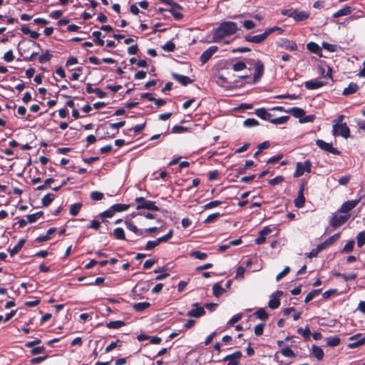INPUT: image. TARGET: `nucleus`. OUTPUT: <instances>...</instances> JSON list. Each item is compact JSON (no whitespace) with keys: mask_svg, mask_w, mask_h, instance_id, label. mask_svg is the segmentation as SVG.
<instances>
[{"mask_svg":"<svg viewBox=\"0 0 365 365\" xmlns=\"http://www.w3.org/2000/svg\"><path fill=\"white\" fill-rule=\"evenodd\" d=\"M341 236V233L338 232L334 234V235L329 237L328 239H327L324 242H322L319 245L322 247V250L331 247L336 242H337Z\"/></svg>","mask_w":365,"mask_h":365,"instance_id":"nucleus-16","label":"nucleus"},{"mask_svg":"<svg viewBox=\"0 0 365 365\" xmlns=\"http://www.w3.org/2000/svg\"><path fill=\"white\" fill-rule=\"evenodd\" d=\"M195 309H190L187 312V315L190 317L199 318L205 314V311L203 307H200L199 303L196 302L192 304Z\"/></svg>","mask_w":365,"mask_h":365,"instance_id":"nucleus-12","label":"nucleus"},{"mask_svg":"<svg viewBox=\"0 0 365 365\" xmlns=\"http://www.w3.org/2000/svg\"><path fill=\"white\" fill-rule=\"evenodd\" d=\"M259 125V121L255 118H247L243 122V125L248 128L257 126Z\"/></svg>","mask_w":365,"mask_h":365,"instance_id":"nucleus-47","label":"nucleus"},{"mask_svg":"<svg viewBox=\"0 0 365 365\" xmlns=\"http://www.w3.org/2000/svg\"><path fill=\"white\" fill-rule=\"evenodd\" d=\"M82 206L83 204L81 202H76L71 205L69 209L70 215L72 216H76L79 213Z\"/></svg>","mask_w":365,"mask_h":365,"instance_id":"nucleus-31","label":"nucleus"},{"mask_svg":"<svg viewBox=\"0 0 365 365\" xmlns=\"http://www.w3.org/2000/svg\"><path fill=\"white\" fill-rule=\"evenodd\" d=\"M286 113L292 114L296 118H299V120H301L305 115V111L299 107L291 108L286 110Z\"/></svg>","mask_w":365,"mask_h":365,"instance_id":"nucleus-19","label":"nucleus"},{"mask_svg":"<svg viewBox=\"0 0 365 365\" xmlns=\"http://www.w3.org/2000/svg\"><path fill=\"white\" fill-rule=\"evenodd\" d=\"M354 10V8H352L349 6H346L344 8L338 10L336 12L332 14V17L339 18V17L343 16H348V15H350Z\"/></svg>","mask_w":365,"mask_h":365,"instance_id":"nucleus-20","label":"nucleus"},{"mask_svg":"<svg viewBox=\"0 0 365 365\" xmlns=\"http://www.w3.org/2000/svg\"><path fill=\"white\" fill-rule=\"evenodd\" d=\"M222 204V202L220 201V200H214V201H211L207 204H205L204 206H203V209L204 210H209V209H212L213 207H217L219 205H220Z\"/></svg>","mask_w":365,"mask_h":365,"instance_id":"nucleus-58","label":"nucleus"},{"mask_svg":"<svg viewBox=\"0 0 365 365\" xmlns=\"http://www.w3.org/2000/svg\"><path fill=\"white\" fill-rule=\"evenodd\" d=\"M117 347L119 349L121 347V341L120 339L112 341L108 346L106 347L105 352L108 353Z\"/></svg>","mask_w":365,"mask_h":365,"instance_id":"nucleus-40","label":"nucleus"},{"mask_svg":"<svg viewBox=\"0 0 365 365\" xmlns=\"http://www.w3.org/2000/svg\"><path fill=\"white\" fill-rule=\"evenodd\" d=\"M207 176H208V180L210 181H213L215 180H217L219 178L220 173L217 170H214L210 171L207 173Z\"/></svg>","mask_w":365,"mask_h":365,"instance_id":"nucleus-63","label":"nucleus"},{"mask_svg":"<svg viewBox=\"0 0 365 365\" xmlns=\"http://www.w3.org/2000/svg\"><path fill=\"white\" fill-rule=\"evenodd\" d=\"M364 344H365V336L363 338H361L354 342L349 343L348 344V347L350 349H354V348L360 346Z\"/></svg>","mask_w":365,"mask_h":365,"instance_id":"nucleus-56","label":"nucleus"},{"mask_svg":"<svg viewBox=\"0 0 365 365\" xmlns=\"http://www.w3.org/2000/svg\"><path fill=\"white\" fill-rule=\"evenodd\" d=\"M322 292V289H313L311 292H309L304 299L305 303L309 302L311 300H312L314 297H316L319 294Z\"/></svg>","mask_w":365,"mask_h":365,"instance_id":"nucleus-39","label":"nucleus"},{"mask_svg":"<svg viewBox=\"0 0 365 365\" xmlns=\"http://www.w3.org/2000/svg\"><path fill=\"white\" fill-rule=\"evenodd\" d=\"M356 243L359 247L365 245V231L360 232L356 235Z\"/></svg>","mask_w":365,"mask_h":365,"instance_id":"nucleus-43","label":"nucleus"},{"mask_svg":"<svg viewBox=\"0 0 365 365\" xmlns=\"http://www.w3.org/2000/svg\"><path fill=\"white\" fill-rule=\"evenodd\" d=\"M289 116L284 115V116H280V117L272 118V119L270 118L269 121L273 124L279 125V124L286 123L289 120Z\"/></svg>","mask_w":365,"mask_h":365,"instance_id":"nucleus-36","label":"nucleus"},{"mask_svg":"<svg viewBox=\"0 0 365 365\" xmlns=\"http://www.w3.org/2000/svg\"><path fill=\"white\" fill-rule=\"evenodd\" d=\"M163 49L168 52H173L175 49V44L171 41H169L166 42L163 46Z\"/></svg>","mask_w":365,"mask_h":365,"instance_id":"nucleus-51","label":"nucleus"},{"mask_svg":"<svg viewBox=\"0 0 365 365\" xmlns=\"http://www.w3.org/2000/svg\"><path fill=\"white\" fill-rule=\"evenodd\" d=\"M254 315L257 318H258V319H259L261 320H263V321H266L268 319V317H269L268 313L263 308H260V309H257L254 313Z\"/></svg>","mask_w":365,"mask_h":365,"instance_id":"nucleus-35","label":"nucleus"},{"mask_svg":"<svg viewBox=\"0 0 365 365\" xmlns=\"http://www.w3.org/2000/svg\"><path fill=\"white\" fill-rule=\"evenodd\" d=\"M307 48L311 53L318 55L319 56H322V49L320 46L315 42H309L307 44Z\"/></svg>","mask_w":365,"mask_h":365,"instance_id":"nucleus-23","label":"nucleus"},{"mask_svg":"<svg viewBox=\"0 0 365 365\" xmlns=\"http://www.w3.org/2000/svg\"><path fill=\"white\" fill-rule=\"evenodd\" d=\"M294 14L293 19L297 22L304 21L309 17V13L304 11H298L295 9V12Z\"/></svg>","mask_w":365,"mask_h":365,"instance_id":"nucleus-24","label":"nucleus"},{"mask_svg":"<svg viewBox=\"0 0 365 365\" xmlns=\"http://www.w3.org/2000/svg\"><path fill=\"white\" fill-rule=\"evenodd\" d=\"M238 30L237 24L233 21H222L213 31L212 38L215 42H219L225 37L235 34Z\"/></svg>","mask_w":365,"mask_h":365,"instance_id":"nucleus-1","label":"nucleus"},{"mask_svg":"<svg viewBox=\"0 0 365 365\" xmlns=\"http://www.w3.org/2000/svg\"><path fill=\"white\" fill-rule=\"evenodd\" d=\"M190 255L195 259L205 260L207 257V255L205 252H202L199 250L192 252Z\"/></svg>","mask_w":365,"mask_h":365,"instance_id":"nucleus-44","label":"nucleus"},{"mask_svg":"<svg viewBox=\"0 0 365 365\" xmlns=\"http://www.w3.org/2000/svg\"><path fill=\"white\" fill-rule=\"evenodd\" d=\"M218 50V47L217 46H211L207 49H206L201 54L200 59L202 64L207 63L212 56V55L217 52Z\"/></svg>","mask_w":365,"mask_h":365,"instance_id":"nucleus-10","label":"nucleus"},{"mask_svg":"<svg viewBox=\"0 0 365 365\" xmlns=\"http://www.w3.org/2000/svg\"><path fill=\"white\" fill-rule=\"evenodd\" d=\"M54 180H55L52 178H47L46 180H45L44 183L43 185L38 186L36 188V190H39V191L43 190L46 188H48L50 186V185L54 182Z\"/></svg>","mask_w":365,"mask_h":365,"instance_id":"nucleus-48","label":"nucleus"},{"mask_svg":"<svg viewBox=\"0 0 365 365\" xmlns=\"http://www.w3.org/2000/svg\"><path fill=\"white\" fill-rule=\"evenodd\" d=\"M359 87L356 83L351 82L349 86L344 89L342 95L347 96L354 94L359 90Z\"/></svg>","mask_w":365,"mask_h":365,"instance_id":"nucleus-21","label":"nucleus"},{"mask_svg":"<svg viewBox=\"0 0 365 365\" xmlns=\"http://www.w3.org/2000/svg\"><path fill=\"white\" fill-rule=\"evenodd\" d=\"M325 85L324 81L318 80H310L304 82V86L308 90H314L319 88Z\"/></svg>","mask_w":365,"mask_h":365,"instance_id":"nucleus-18","label":"nucleus"},{"mask_svg":"<svg viewBox=\"0 0 365 365\" xmlns=\"http://www.w3.org/2000/svg\"><path fill=\"white\" fill-rule=\"evenodd\" d=\"M125 326V323L121 320L111 321L106 324V327L108 329H117Z\"/></svg>","mask_w":365,"mask_h":365,"instance_id":"nucleus-27","label":"nucleus"},{"mask_svg":"<svg viewBox=\"0 0 365 365\" xmlns=\"http://www.w3.org/2000/svg\"><path fill=\"white\" fill-rule=\"evenodd\" d=\"M43 215V211H39L36 213L28 215H26V219L28 220L29 223H34L37 220H38L40 217H41Z\"/></svg>","mask_w":365,"mask_h":365,"instance_id":"nucleus-37","label":"nucleus"},{"mask_svg":"<svg viewBox=\"0 0 365 365\" xmlns=\"http://www.w3.org/2000/svg\"><path fill=\"white\" fill-rule=\"evenodd\" d=\"M290 272L289 267H285L282 272H280L276 277L277 282L280 281L284 277H285Z\"/></svg>","mask_w":365,"mask_h":365,"instance_id":"nucleus-62","label":"nucleus"},{"mask_svg":"<svg viewBox=\"0 0 365 365\" xmlns=\"http://www.w3.org/2000/svg\"><path fill=\"white\" fill-rule=\"evenodd\" d=\"M297 333L300 334L305 339H309L311 331L309 326L307 325L304 329L302 327L298 328Z\"/></svg>","mask_w":365,"mask_h":365,"instance_id":"nucleus-41","label":"nucleus"},{"mask_svg":"<svg viewBox=\"0 0 365 365\" xmlns=\"http://www.w3.org/2000/svg\"><path fill=\"white\" fill-rule=\"evenodd\" d=\"M282 291L277 290L272 294L271 298L268 302V306L272 309L278 308L280 305V297L282 295Z\"/></svg>","mask_w":365,"mask_h":365,"instance_id":"nucleus-11","label":"nucleus"},{"mask_svg":"<svg viewBox=\"0 0 365 365\" xmlns=\"http://www.w3.org/2000/svg\"><path fill=\"white\" fill-rule=\"evenodd\" d=\"M350 217V215H334L331 218L329 221L330 225L334 228L336 229L342 225H344Z\"/></svg>","mask_w":365,"mask_h":365,"instance_id":"nucleus-6","label":"nucleus"},{"mask_svg":"<svg viewBox=\"0 0 365 365\" xmlns=\"http://www.w3.org/2000/svg\"><path fill=\"white\" fill-rule=\"evenodd\" d=\"M225 292V289L222 288L219 282L215 283L212 287V293L215 297H220Z\"/></svg>","mask_w":365,"mask_h":365,"instance_id":"nucleus-29","label":"nucleus"},{"mask_svg":"<svg viewBox=\"0 0 365 365\" xmlns=\"http://www.w3.org/2000/svg\"><path fill=\"white\" fill-rule=\"evenodd\" d=\"M52 58L53 55L48 50H46L45 53L39 56L38 60L40 63H45L50 61Z\"/></svg>","mask_w":365,"mask_h":365,"instance_id":"nucleus-34","label":"nucleus"},{"mask_svg":"<svg viewBox=\"0 0 365 365\" xmlns=\"http://www.w3.org/2000/svg\"><path fill=\"white\" fill-rule=\"evenodd\" d=\"M56 195L53 193H48L41 200L43 207L48 206L55 199Z\"/></svg>","mask_w":365,"mask_h":365,"instance_id":"nucleus-30","label":"nucleus"},{"mask_svg":"<svg viewBox=\"0 0 365 365\" xmlns=\"http://www.w3.org/2000/svg\"><path fill=\"white\" fill-rule=\"evenodd\" d=\"M113 236L117 240H125V232L121 227H117L113 230Z\"/></svg>","mask_w":365,"mask_h":365,"instance_id":"nucleus-38","label":"nucleus"},{"mask_svg":"<svg viewBox=\"0 0 365 365\" xmlns=\"http://www.w3.org/2000/svg\"><path fill=\"white\" fill-rule=\"evenodd\" d=\"M173 78L179 82L182 86H187L191 83H192L193 80L186 76H183L177 73H172Z\"/></svg>","mask_w":365,"mask_h":365,"instance_id":"nucleus-17","label":"nucleus"},{"mask_svg":"<svg viewBox=\"0 0 365 365\" xmlns=\"http://www.w3.org/2000/svg\"><path fill=\"white\" fill-rule=\"evenodd\" d=\"M254 66L255 73L254 75L253 81L256 83L258 82L262 77L264 72V66L260 60L256 61L254 63Z\"/></svg>","mask_w":365,"mask_h":365,"instance_id":"nucleus-9","label":"nucleus"},{"mask_svg":"<svg viewBox=\"0 0 365 365\" xmlns=\"http://www.w3.org/2000/svg\"><path fill=\"white\" fill-rule=\"evenodd\" d=\"M279 46L281 48L290 51H297L298 48L295 41L289 40L287 38L281 39V41L279 43Z\"/></svg>","mask_w":365,"mask_h":365,"instance_id":"nucleus-15","label":"nucleus"},{"mask_svg":"<svg viewBox=\"0 0 365 365\" xmlns=\"http://www.w3.org/2000/svg\"><path fill=\"white\" fill-rule=\"evenodd\" d=\"M322 47L329 52H335L336 51L337 46L327 42H323Z\"/></svg>","mask_w":365,"mask_h":365,"instance_id":"nucleus-61","label":"nucleus"},{"mask_svg":"<svg viewBox=\"0 0 365 365\" xmlns=\"http://www.w3.org/2000/svg\"><path fill=\"white\" fill-rule=\"evenodd\" d=\"M150 303L147 302H138L133 304V308L135 312H140L150 307Z\"/></svg>","mask_w":365,"mask_h":365,"instance_id":"nucleus-28","label":"nucleus"},{"mask_svg":"<svg viewBox=\"0 0 365 365\" xmlns=\"http://www.w3.org/2000/svg\"><path fill=\"white\" fill-rule=\"evenodd\" d=\"M306 182H303L301 183L297 197L294 200V205L297 208H302L304 207L305 203V197L304 195V192L305 190Z\"/></svg>","mask_w":365,"mask_h":365,"instance_id":"nucleus-7","label":"nucleus"},{"mask_svg":"<svg viewBox=\"0 0 365 365\" xmlns=\"http://www.w3.org/2000/svg\"><path fill=\"white\" fill-rule=\"evenodd\" d=\"M364 344H365V336L363 338H361L354 342L349 343L348 344V347L350 349H354V348L360 346Z\"/></svg>","mask_w":365,"mask_h":365,"instance_id":"nucleus-55","label":"nucleus"},{"mask_svg":"<svg viewBox=\"0 0 365 365\" xmlns=\"http://www.w3.org/2000/svg\"><path fill=\"white\" fill-rule=\"evenodd\" d=\"M255 114L264 120H269L272 114L269 113L265 108H257L255 110Z\"/></svg>","mask_w":365,"mask_h":365,"instance_id":"nucleus-22","label":"nucleus"},{"mask_svg":"<svg viewBox=\"0 0 365 365\" xmlns=\"http://www.w3.org/2000/svg\"><path fill=\"white\" fill-rule=\"evenodd\" d=\"M312 354L318 360H322L324 353L323 349L317 345H313L312 347Z\"/></svg>","mask_w":365,"mask_h":365,"instance_id":"nucleus-25","label":"nucleus"},{"mask_svg":"<svg viewBox=\"0 0 365 365\" xmlns=\"http://www.w3.org/2000/svg\"><path fill=\"white\" fill-rule=\"evenodd\" d=\"M364 344H365V336L363 338H361L354 342L349 343L348 344V347L350 349H354V348L360 346Z\"/></svg>","mask_w":365,"mask_h":365,"instance_id":"nucleus-54","label":"nucleus"},{"mask_svg":"<svg viewBox=\"0 0 365 365\" xmlns=\"http://www.w3.org/2000/svg\"><path fill=\"white\" fill-rule=\"evenodd\" d=\"M220 215L219 212L212 213L207 216L204 222L207 224L214 222Z\"/></svg>","mask_w":365,"mask_h":365,"instance_id":"nucleus-57","label":"nucleus"},{"mask_svg":"<svg viewBox=\"0 0 365 365\" xmlns=\"http://www.w3.org/2000/svg\"><path fill=\"white\" fill-rule=\"evenodd\" d=\"M281 353L284 356L287 357H294L295 356L294 352L289 347L282 349Z\"/></svg>","mask_w":365,"mask_h":365,"instance_id":"nucleus-64","label":"nucleus"},{"mask_svg":"<svg viewBox=\"0 0 365 365\" xmlns=\"http://www.w3.org/2000/svg\"><path fill=\"white\" fill-rule=\"evenodd\" d=\"M316 145L322 150L330 153L334 155H340L341 152L333 147L332 143H327L323 140L318 139L316 140Z\"/></svg>","mask_w":365,"mask_h":365,"instance_id":"nucleus-5","label":"nucleus"},{"mask_svg":"<svg viewBox=\"0 0 365 365\" xmlns=\"http://www.w3.org/2000/svg\"><path fill=\"white\" fill-rule=\"evenodd\" d=\"M130 205L127 204H115L112 205V208L115 212H120L128 210Z\"/></svg>","mask_w":365,"mask_h":365,"instance_id":"nucleus-42","label":"nucleus"},{"mask_svg":"<svg viewBox=\"0 0 365 365\" xmlns=\"http://www.w3.org/2000/svg\"><path fill=\"white\" fill-rule=\"evenodd\" d=\"M161 2L166 4L168 5L171 6V9H175V10H182V6H180L179 4L173 1L172 0H160Z\"/></svg>","mask_w":365,"mask_h":365,"instance_id":"nucleus-49","label":"nucleus"},{"mask_svg":"<svg viewBox=\"0 0 365 365\" xmlns=\"http://www.w3.org/2000/svg\"><path fill=\"white\" fill-rule=\"evenodd\" d=\"M264 326H265V324H264V323H260V324H257L254 329L255 335H257L258 336L262 335Z\"/></svg>","mask_w":365,"mask_h":365,"instance_id":"nucleus-60","label":"nucleus"},{"mask_svg":"<svg viewBox=\"0 0 365 365\" xmlns=\"http://www.w3.org/2000/svg\"><path fill=\"white\" fill-rule=\"evenodd\" d=\"M242 317V314L240 313L234 315L227 322V326L232 327L237 322H238Z\"/></svg>","mask_w":365,"mask_h":365,"instance_id":"nucleus-53","label":"nucleus"},{"mask_svg":"<svg viewBox=\"0 0 365 365\" xmlns=\"http://www.w3.org/2000/svg\"><path fill=\"white\" fill-rule=\"evenodd\" d=\"M242 354L240 351H236L235 352L228 354L222 359L223 361H228L227 365H239L240 360Z\"/></svg>","mask_w":365,"mask_h":365,"instance_id":"nucleus-8","label":"nucleus"},{"mask_svg":"<svg viewBox=\"0 0 365 365\" xmlns=\"http://www.w3.org/2000/svg\"><path fill=\"white\" fill-rule=\"evenodd\" d=\"M327 345L330 347H334L340 344L341 339L339 336H330L326 339Z\"/></svg>","mask_w":365,"mask_h":365,"instance_id":"nucleus-32","label":"nucleus"},{"mask_svg":"<svg viewBox=\"0 0 365 365\" xmlns=\"http://www.w3.org/2000/svg\"><path fill=\"white\" fill-rule=\"evenodd\" d=\"M312 166V162L310 160H305L304 163L301 162L297 163L296 170L294 173V178H299L302 176L304 173H311Z\"/></svg>","mask_w":365,"mask_h":365,"instance_id":"nucleus-4","label":"nucleus"},{"mask_svg":"<svg viewBox=\"0 0 365 365\" xmlns=\"http://www.w3.org/2000/svg\"><path fill=\"white\" fill-rule=\"evenodd\" d=\"M160 242H158V239H157L155 240H150V241H148L146 243L145 247V250H152L155 247L158 246L160 245Z\"/></svg>","mask_w":365,"mask_h":365,"instance_id":"nucleus-50","label":"nucleus"},{"mask_svg":"<svg viewBox=\"0 0 365 365\" xmlns=\"http://www.w3.org/2000/svg\"><path fill=\"white\" fill-rule=\"evenodd\" d=\"M24 244H25V240L20 239L19 240V242H17V244L15 246H14L13 248L9 249L10 255L12 257V256L15 255L16 254H17L21 250V249L24 245Z\"/></svg>","mask_w":365,"mask_h":365,"instance_id":"nucleus-26","label":"nucleus"},{"mask_svg":"<svg viewBox=\"0 0 365 365\" xmlns=\"http://www.w3.org/2000/svg\"><path fill=\"white\" fill-rule=\"evenodd\" d=\"M267 37H268V36L264 31L261 34H258V35H255V36H248V35L245 36V40L247 42H251V43L259 44V43H261L263 41H264Z\"/></svg>","mask_w":365,"mask_h":365,"instance_id":"nucleus-14","label":"nucleus"},{"mask_svg":"<svg viewBox=\"0 0 365 365\" xmlns=\"http://www.w3.org/2000/svg\"><path fill=\"white\" fill-rule=\"evenodd\" d=\"M361 198L354 200H348L342 204L339 212L341 213H346L354 209L360 202Z\"/></svg>","mask_w":365,"mask_h":365,"instance_id":"nucleus-13","label":"nucleus"},{"mask_svg":"<svg viewBox=\"0 0 365 365\" xmlns=\"http://www.w3.org/2000/svg\"><path fill=\"white\" fill-rule=\"evenodd\" d=\"M334 276L341 277L345 281H349V280H354V279H356L357 273H352V274H342V273L338 272V273H335Z\"/></svg>","mask_w":365,"mask_h":365,"instance_id":"nucleus-45","label":"nucleus"},{"mask_svg":"<svg viewBox=\"0 0 365 365\" xmlns=\"http://www.w3.org/2000/svg\"><path fill=\"white\" fill-rule=\"evenodd\" d=\"M135 202H137V210H148L151 211H159L160 208L155 205V202L151 200H146L143 197H138L135 199Z\"/></svg>","mask_w":365,"mask_h":365,"instance_id":"nucleus-2","label":"nucleus"},{"mask_svg":"<svg viewBox=\"0 0 365 365\" xmlns=\"http://www.w3.org/2000/svg\"><path fill=\"white\" fill-rule=\"evenodd\" d=\"M126 227L131 232H134L138 235H142L143 231L139 230L131 221H125Z\"/></svg>","mask_w":365,"mask_h":365,"instance_id":"nucleus-33","label":"nucleus"},{"mask_svg":"<svg viewBox=\"0 0 365 365\" xmlns=\"http://www.w3.org/2000/svg\"><path fill=\"white\" fill-rule=\"evenodd\" d=\"M354 243L355 242L354 240H349L342 249L341 252L349 253L352 252L354 250Z\"/></svg>","mask_w":365,"mask_h":365,"instance_id":"nucleus-46","label":"nucleus"},{"mask_svg":"<svg viewBox=\"0 0 365 365\" xmlns=\"http://www.w3.org/2000/svg\"><path fill=\"white\" fill-rule=\"evenodd\" d=\"M332 134L334 136H341L347 139L350 137V129L346 123H336L333 125Z\"/></svg>","mask_w":365,"mask_h":365,"instance_id":"nucleus-3","label":"nucleus"},{"mask_svg":"<svg viewBox=\"0 0 365 365\" xmlns=\"http://www.w3.org/2000/svg\"><path fill=\"white\" fill-rule=\"evenodd\" d=\"M103 193L99 191H93L90 195L91 199L96 201L101 200L103 198Z\"/></svg>","mask_w":365,"mask_h":365,"instance_id":"nucleus-52","label":"nucleus"},{"mask_svg":"<svg viewBox=\"0 0 365 365\" xmlns=\"http://www.w3.org/2000/svg\"><path fill=\"white\" fill-rule=\"evenodd\" d=\"M169 12L173 15L175 20L180 21L182 20L184 17L181 12L175 10V9H169Z\"/></svg>","mask_w":365,"mask_h":365,"instance_id":"nucleus-59","label":"nucleus"}]
</instances>
